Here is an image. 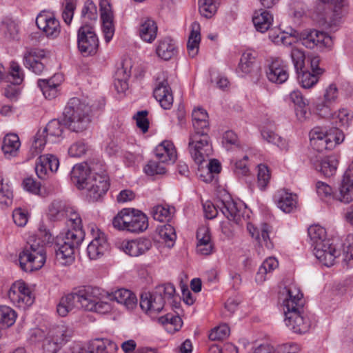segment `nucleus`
Returning <instances> with one entry per match:
<instances>
[{
    "instance_id": "nucleus-1",
    "label": "nucleus",
    "mask_w": 353,
    "mask_h": 353,
    "mask_svg": "<svg viewBox=\"0 0 353 353\" xmlns=\"http://www.w3.org/2000/svg\"><path fill=\"white\" fill-rule=\"evenodd\" d=\"M37 236L38 238L30 236L27 245L19 253V265L25 272L38 270L45 264L46 253L44 245L51 241L52 235L46 229L40 228Z\"/></svg>"
},
{
    "instance_id": "nucleus-2",
    "label": "nucleus",
    "mask_w": 353,
    "mask_h": 353,
    "mask_svg": "<svg viewBox=\"0 0 353 353\" xmlns=\"http://www.w3.org/2000/svg\"><path fill=\"white\" fill-rule=\"evenodd\" d=\"M85 237L82 228H72L59 234L54 244L56 259L61 265H66L74 260V252L79 248Z\"/></svg>"
},
{
    "instance_id": "nucleus-3",
    "label": "nucleus",
    "mask_w": 353,
    "mask_h": 353,
    "mask_svg": "<svg viewBox=\"0 0 353 353\" xmlns=\"http://www.w3.org/2000/svg\"><path fill=\"white\" fill-rule=\"evenodd\" d=\"M91 108L80 99L74 97L69 100L63 115V122L70 130L81 132L85 130L91 122Z\"/></svg>"
},
{
    "instance_id": "nucleus-4",
    "label": "nucleus",
    "mask_w": 353,
    "mask_h": 353,
    "mask_svg": "<svg viewBox=\"0 0 353 353\" xmlns=\"http://www.w3.org/2000/svg\"><path fill=\"white\" fill-rule=\"evenodd\" d=\"M205 216L207 219H212L216 216L219 210L230 221L235 224H242L245 221V217L241 212V205L234 202L229 195L220 201H218L216 205L212 202L207 201L203 204Z\"/></svg>"
},
{
    "instance_id": "nucleus-5",
    "label": "nucleus",
    "mask_w": 353,
    "mask_h": 353,
    "mask_svg": "<svg viewBox=\"0 0 353 353\" xmlns=\"http://www.w3.org/2000/svg\"><path fill=\"white\" fill-rule=\"evenodd\" d=\"M114 228L132 233H139L148 228L147 216L138 210H121L112 220Z\"/></svg>"
},
{
    "instance_id": "nucleus-6",
    "label": "nucleus",
    "mask_w": 353,
    "mask_h": 353,
    "mask_svg": "<svg viewBox=\"0 0 353 353\" xmlns=\"http://www.w3.org/2000/svg\"><path fill=\"white\" fill-rule=\"evenodd\" d=\"M309 136L311 146L321 152L334 148L345 138L343 132L337 128L327 132L321 127H315L310 132Z\"/></svg>"
},
{
    "instance_id": "nucleus-7",
    "label": "nucleus",
    "mask_w": 353,
    "mask_h": 353,
    "mask_svg": "<svg viewBox=\"0 0 353 353\" xmlns=\"http://www.w3.org/2000/svg\"><path fill=\"white\" fill-rule=\"evenodd\" d=\"M188 149L195 163L201 164L212 152L208 133L203 131V132L191 134L189 138Z\"/></svg>"
},
{
    "instance_id": "nucleus-8",
    "label": "nucleus",
    "mask_w": 353,
    "mask_h": 353,
    "mask_svg": "<svg viewBox=\"0 0 353 353\" xmlns=\"http://www.w3.org/2000/svg\"><path fill=\"white\" fill-rule=\"evenodd\" d=\"M73 335V330L65 325L51 328L43 340V353H57L63 343L69 341Z\"/></svg>"
},
{
    "instance_id": "nucleus-9",
    "label": "nucleus",
    "mask_w": 353,
    "mask_h": 353,
    "mask_svg": "<svg viewBox=\"0 0 353 353\" xmlns=\"http://www.w3.org/2000/svg\"><path fill=\"white\" fill-rule=\"evenodd\" d=\"M63 128L57 119L51 120L46 127L34 136L31 150L33 154H38L43 150L46 143H55L63 134Z\"/></svg>"
},
{
    "instance_id": "nucleus-10",
    "label": "nucleus",
    "mask_w": 353,
    "mask_h": 353,
    "mask_svg": "<svg viewBox=\"0 0 353 353\" xmlns=\"http://www.w3.org/2000/svg\"><path fill=\"white\" fill-rule=\"evenodd\" d=\"M108 189V176L105 173V168L101 164V166L98 167V170L89 176V180L85 183L83 190H87L90 199L94 201L104 195Z\"/></svg>"
},
{
    "instance_id": "nucleus-11",
    "label": "nucleus",
    "mask_w": 353,
    "mask_h": 353,
    "mask_svg": "<svg viewBox=\"0 0 353 353\" xmlns=\"http://www.w3.org/2000/svg\"><path fill=\"white\" fill-rule=\"evenodd\" d=\"M78 49L83 57L94 55L99 48V39L90 26H81L78 30Z\"/></svg>"
},
{
    "instance_id": "nucleus-12",
    "label": "nucleus",
    "mask_w": 353,
    "mask_h": 353,
    "mask_svg": "<svg viewBox=\"0 0 353 353\" xmlns=\"http://www.w3.org/2000/svg\"><path fill=\"white\" fill-rule=\"evenodd\" d=\"M8 296L14 305L23 309L30 306L34 302L31 291L21 281H17L12 285Z\"/></svg>"
},
{
    "instance_id": "nucleus-13",
    "label": "nucleus",
    "mask_w": 353,
    "mask_h": 353,
    "mask_svg": "<svg viewBox=\"0 0 353 353\" xmlns=\"http://www.w3.org/2000/svg\"><path fill=\"white\" fill-rule=\"evenodd\" d=\"M339 92L335 83L330 84L323 93V99H319L314 105L316 113L323 118L332 115V105L336 103Z\"/></svg>"
},
{
    "instance_id": "nucleus-14",
    "label": "nucleus",
    "mask_w": 353,
    "mask_h": 353,
    "mask_svg": "<svg viewBox=\"0 0 353 353\" xmlns=\"http://www.w3.org/2000/svg\"><path fill=\"white\" fill-rule=\"evenodd\" d=\"M153 94L163 109L169 110L171 108L173 103V96L168 82V74L166 72H161L157 77Z\"/></svg>"
},
{
    "instance_id": "nucleus-15",
    "label": "nucleus",
    "mask_w": 353,
    "mask_h": 353,
    "mask_svg": "<svg viewBox=\"0 0 353 353\" xmlns=\"http://www.w3.org/2000/svg\"><path fill=\"white\" fill-rule=\"evenodd\" d=\"M334 240H327L319 243L314 247V254L316 259L325 266L330 267L334 264L336 259L340 256L341 250Z\"/></svg>"
},
{
    "instance_id": "nucleus-16",
    "label": "nucleus",
    "mask_w": 353,
    "mask_h": 353,
    "mask_svg": "<svg viewBox=\"0 0 353 353\" xmlns=\"http://www.w3.org/2000/svg\"><path fill=\"white\" fill-rule=\"evenodd\" d=\"M302 44L307 48H316L321 50L330 49L333 45L332 37L327 33L316 30L303 33L301 37Z\"/></svg>"
},
{
    "instance_id": "nucleus-17",
    "label": "nucleus",
    "mask_w": 353,
    "mask_h": 353,
    "mask_svg": "<svg viewBox=\"0 0 353 353\" xmlns=\"http://www.w3.org/2000/svg\"><path fill=\"white\" fill-rule=\"evenodd\" d=\"M285 323L295 333H305L310 327V321L305 315L303 307L284 312Z\"/></svg>"
},
{
    "instance_id": "nucleus-18",
    "label": "nucleus",
    "mask_w": 353,
    "mask_h": 353,
    "mask_svg": "<svg viewBox=\"0 0 353 353\" xmlns=\"http://www.w3.org/2000/svg\"><path fill=\"white\" fill-rule=\"evenodd\" d=\"M100 163H81L74 165L71 171V180L79 189H84L89 176L98 170Z\"/></svg>"
},
{
    "instance_id": "nucleus-19",
    "label": "nucleus",
    "mask_w": 353,
    "mask_h": 353,
    "mask_svg": "<svg viewBox=\"0 0 353 353\" xmlns=\"http://www.w3.org/2000/svg\"><path fill=\"white\" fill-rule=\"evenodd\" d=\"M266 76L272 83H283L289 77L288 64L279 58L272 59L266 70Z\"/></svg>"
},
{
    "instance_id": "nucleus-20",
    "label": "nucleus",
    "mask_w": 353,
    "mask_h": 353,
    "mask_svg": "<svg viewBox=\"0 0 353 353\" xmlns=\"http://www.w3.org/2000/svg\"><path fill=\"white\" fill-rule=\"evenodd\" d=\"M282 296H284L283 300L284 312L303 307V294L296 285L291 284L285 287Z\"/></svg>"
},
{
    "instance_id": "nucleus-21",
    "label": "nucleus",
    "mask_w": 353,
    "mask_h": 353,
    "mask_svg": "<svg viewBox=\"0 0 353 353\" xmlns=\"http://www.w3.org/2000/svg\"><path fill=\"white\" fill-rule=\"evenodd\" d=\"M36 23L48 37L56 38L60 34L59 21L51 13L47 12L40 13L36 19Z\"/></svg>"
},
{
    "instance_id": "nucleus-22",
    "label": "nucleus",
    "mask_w": 353,
    "mask_h": 353,
    "mask_svg": "<svg viewBox=\"0 0 353 353\" xmlns=\"http://www.w3.org/2000/svg\"><path fill=\"white\" fill-rule=\"evenodd\" d=\"M241 212L245 214V209L241 206ZM245 221H243L242 224H238L239 225H243V223L247 224L248 230L252 237H255L263 246L264 245L267 249L271 250L273 248V243L271 241L269 233L270 232V227L267 223L261 224L259 228L255 227L252 223L248 222V215H244Z\"/></svg>"
},
{
    "instance_id": "nucleus-23",
    "label": "nucleus",
    "mask_w": 353,
    "mask_h": 353,
    "mask_svg": "<svg viewBox=\"0 0 353 353\" xmlns=\"http://www.w3.org/2000/svg\"><path fill=\"white\" fill-rule=\"evenodd\" d=\"M59 166L58 158L52 154L41 155L35 165V171L37 176L41 179L48 177V170L51 172L57 171Z\"/></svg>"
},
{
    "instance_id": "nucleus-24",
    "label": "nucleus",
    "mask_w": 353,
    "mask_h": 353,
    "mask_svg": "<svg viewBox=\"0 0 353 353\" xmlns=\"http://www.w3.org/2000/svg\"><path fill=\"white\" fill-rule=\"evenodd\" d=\"M336 199L345 203H349L353 201V165H351L345 172Z\"/></svg>"
},
{
    "instance_id": "nucleus-25",
    "label": "nucleus",
    "mask_w": 353,
    "mask_h": 353,
    "mask_svg": "<svg viewBox=\"0 0 353 353\" xmlns=\"http://www.w3.org/2000/svg\"><path fill=\"white\" fill-rule=\"evenodd\" d=\"M46 52L41 49H31L23 57L24 65L36 74H40L45 68Z\"/></svg>"
},
{
    "instance_id": "nucleus-26",
    "label": "nucleus",
    "mask_w": 353,
    "mask_h": 353,
    "mask_svg": "<svg viewBox=\"0 0 353 353\" xmlns=\"http://www.w3.org/2000/svg\"><path fill=\"white\" fill-rule=\"evenodd\" d=\"M91 232L92 233L94 232L93 228H91ZM93 240L89 243L87 248L88 256L91 260L97 259L103 255L109 248L104 233L97 232L96 235L93 234Z\"/></svg>"
},
{
    "instance_id": "nucleus-27",
    "label": "nucleus",
    "mask_w": 353,
    "mask_h": 353,
    "mask_svg": "<svg viewBox=\"0 0 353 353\" xmlns=\"http://www.w3.org/2000/svg\"><path fill=\"white\" fill-rule=\"evenodd\" d=\"M79 308L90 311L101 296L100 290L97 288L88 287L75 292Z\"/></svg>"
},
{
    "instance_id": "nucleus-28",
    "label": "nucleus",
    "mask_w": 353,
    "mask_h": 353,
    "mask_svg": "<svg viewBox=\"0 0 353 353\" xmlns=\"http://www.w3.org/2000/svg\"><path fill=\"white\" fill-rule=\"evenodd\" d=\"M163 297L156 295L155 292H145L141 295L140 306L145 312L152 314L162 310L165 305Z\"/></svg>"
},
{
    "instance_id": "nucleus-29",
    "label": "nucleus",
    "mask_w": 353,
    "mask_h": 353,
    "mask_svg": "<svg viewBox=\"0 0 353 353\" xmlns=\"http://www.w3.org/2000/svg\"><path fill=\"white\" fill-rule=\"evenodd\" d=\"M152 245V243L150 239L139 238L124 243L122 249L129 256L137 257L148 252Z\"/></svg>"
},
{
    "instance_id": "nucleus-30",
    "label": "nucleus",
    "mask_w": 353,
    "mask_h": 353,
    "mask_svg": "<svg viewBox=\"0 0 353 353\" xmlns=\"http://www.w3.org/2000/svg\"><path fill=\"white\" fill-rule=\"evenodd\" d=\"M196 252L203 256L211 254L214 251V245L211 240L209 229L205 226L199 228L196 232Z\"/></svg>"
},
{
    "instance_id": "nucleus-31",
    "label": "nucleus",
    "mask_w": 353,
    "mask_h": 353,
    "mask_svg": "<svg viewBox=\"0 0 353 353\" xmlns=\"http://www.w3.org/2000/svg\"><path fill=\"white\" fill-rule=\"evenodd\" d=\"M277 207L285 213L295 211L298 205V196L285 190L279 191L275 196Z\"/></svg>"
},
{
    "instance_id": "nucleus-32",
    "label": "nucleus",
    "mask_w": 353,
    "mask_h": 353,
    "mask_svg": "<svg viewBox=\"0 0 353 353\" xmlns=\"http://www.w3.org/2000/svg\"><path fill=\"white\" fill-rule=\"evenodd\" d=\"M156 157L161 163H173L176 159V151L170 141H163L155 150Z\"/></svg>"
},
{
    "instance_id": "nucleus-33",
    "label": "nucleus",
    "mask_w": 353,
    "mask_h": 353,
    "mask_svg": "<svg viewBox=\"0 0 353 353\" xmlns=\"http://www.w3.org/2000/svg\"><path fill=\"white\" fill-rule=\"evenodd\" d=\"M338 164V159L334 155L327 156L313 161L315 169L328 177L336 173Z\"/></svg>"
},
{
    "instance_id": "nucleus-34",
    "label": "nucleus",
    "mask_w": 353,
    "mask_h": 353,
    "mask_svg": "<svg viewBox=\"0 0 353 353\" xmlns=\"http://www.w3.org/2000/svg\"><path fill=\"white\" fill-rule=\"evenodd\" d=\"M62 81L61 74H54L49 79H39L37 84L46 99L55 98L58 94L57 88Z\"/></svg>"
},
{
    "instance_id": "nucleus-35",
    "label": "nucleus",
    "mask_w": 353,
    "mask_h": 353,
    "mask_svg": "<svg viewBox=\"0 0 353 353\" xmlns=\"http://www.w3.org/2000/svg\"><path fill=\"white\" fill-rule=\"evenodd\" d=\"M157 25L154 20L149 17L141 19L139 34L143 41L152 43L157 37Z\"/></svg>"
},
{
    "instance_id": "nucleus-36",
    "label": "nucleus",
    "mask_w": 353,
    "mask_h": 353,
    "mask_svg": "<svg viewBox=\"0 0 353 353\" xmlns=\"http://www.w3.org/2000/svg\"><path fill=\"white\" fill-rule=\"evenodd\" d=\"M110 299L123 305L128 310H132L137 303L135 294L131 291L123 288L119 289L112 292L110 295Z\"/></svg>"
},
{
    "instance_id": "nucleus-37",
    "label": "nucleus",
    "mask_w": 353,
    "mask_h": 353,
    "mask_svg": "<svg viewBox=\"0 0 353 353\" xmlns=\"http://www.w3.org/2000/svg\"><path fill=\"white\" fill-rule=\"evenodd\" d=\"M194 133L203 132L208 133L209 122L207 112L202 108L194 109L192 114Z\"/></svg>"
},
{
    "instance_id": "nucleus-38",
    "label": "nucleus",
    "mask_w": 353,
    "mask_h": 353,
    "mask_svg": "<svg viewBox=\"0 0 353 353\" xmlns=\"http://www.w3.org/2000/svg\"><path fill=\"white\" fill-rule=\"evenodd\" d=\"M74 308H79L75 292L61 298L57 307V311L59 316H65Z\"/></svg>"
},
{
    "instance_id": "nucleus-39",
    "label": "nucleus",
    "mask_w": 353,
    "mask_h": 353,
    "mask_svg": "<svg viewBox=\"0 0 353 353\" xmlns=\"http://www.w3.org/2000/svg\"><path fill=\"white\" fill-rule=\"evenodd\" d=\"M21 145L19 137L15 134L6 135L3 141L2 150L7 159L16 157Z\"/></svg>"
},
{
    "instance_id": "nucleus-40",
    "label": "nucleus",
    "mask_w": 353,
    "mask_h": 353,
    "mask_svg": "<svg viewBox=\"0 0 353 353\" xmlns=\"http://www.w3.org/2000/svg\"><path fill=\"white\" fill-rule=\"evenodd\" d=\"M200 30V24L197 21H194L192 23L191 32L187 43V49L189 56L192 58L194 57L199 52L201 41Z\"/></svg>"
},
{
    "instance_id": "nucleus-41",
    "label": "nucleus",
    "mask_w": 353,
    "mask_h": 353,
    "mask_svg": "<svg viewBox=\"0 0 353 353\" xmlns=\"http://www.w3.org/2000/svg\"><path fill=\"white\" fill-rule=\"evenodd\" d=\"M252 21L256 30L263 33L270 28L273 22V17L270 12L259 10L255 12Z\"/></svg>"
},
{
    "instance_id": "nucleus-42",
    "label": "nucleus",
    "mask_w": 353,
    "mask_h": 353,
    "mask_svg": "<svg viewBox=\"0 0 353 353\" xmlns=\"http://www.w3.org/2000/svg\"><path fill=\"white\" fill-rule=\"evenodd\" d=\"M156 51L160 58L169 60L176 53V47L172 39L166 37L159 41Z\"/></svg>"
},
{
    "instance_id": "nucleus-43",
    "label": "nucleus",
    "mask_w": 353,
    "mask_h": 353,
    "mask_svg": "<svg viewBox=\"0 0 353 353\" xmlns=\"http://www.w3.org/2000/svg\"><path fill=\"white\" fill-rule=\"evenodd\" d=\"M67 204L63 201H53L48 207V218L52 221L61 220L67 214Z\"/></svg>"
},
{
    "instance_id": "nucleus-44",
    "label": "nucleus",
    "mask_w": 353,
    "mask_h": 353,
    "mask_svg": "<svg viewBox=\"0 0 353 353\" xmlns=\"http://www.w3.org/2000/svg\"><path fill=\"white\" fill-rule=\"evenodd\" d=\"M256 55L255 53L251 51H245L243 53L237 71L242 72L243 74L250 73L254 67Z\"/></svg>"
},
{
    "instance_id": "nucleus-45",
    "label": "nucleus",
    "mask_w": 353,
    "mask_h": 353,
    "mask_svg": "<svg viewBox=\"0 0 353 353\" xmlns=\"http://www.w3.org/2000/svg\"><path fill=\"white\" fill-rule=\"evenodd\" d=\"M296 31L291 30L290 32H271L269 37L272 42L276 44H283L284 46H290L295 41Z\"/></svg>"
},
{
    "instance_id": "nucleus-46",
    "label": "nucleus",
    "mask_w": 353,
    "mask_h": 353,
    "mask_svg": "<svg viewBox=\"0 0 353 353\" xmlns=\"http://www.w3.org/2000/svg\"><path fill=\"white\" fill-rule=\"evenodd\" d=\"M17 314L10 307L0 306V330L6 329L12 325L16 321Z\"/></svg>"
},
{
    "instance_id": "nucleus-47",
    "label": "nucleus",
    "mask_w": 353,
    "mask_h": 353,
    "mask_svg": "<svg viewBox=\"0 0 353 353\" xmlns=\"http://www.w3.org/2000/svg\"><path fill=\"white\" fill-rule=\"evenodd\" d=\"M261 136L267 142L276 145L281 150H287L288 148L287 141L270 129H263Z\"/></svg>"
},
{
    "instance_id": "nucleus-48",
    "label": "nucleus",
    "mask_w": 353,
    "mask_h": 353,
    "mask_svg": "<svg viewBox=\"0 0 353 353\" xmlns=\"http://www.w3.org/2000/svg\"><path fill=\"white\" fill-rule=\"evenodd\" d=\"M159 321L164 325L166 330L170 332L179 330L183 324L180 316L172 314H167L165 316H161L159 319Z\"/></svg>"
},
{
    "instance_id": "nucleus-49",
    "label": "nucleus",
    "mask_w": 353,
    "mask_h": 353,
    "mask_svg": "<svg viewBox=\"0 0 353 353\" xmlns=\"http://www.w3.org/2000/svg\"><path fill=\"white\" fill-rule=\"evenodd\" d=\"M299 83L304 88L313 87L319 81V77L316 74L303 69L296 72Z\"/></svg>"
},
{
    "instance_id": "nucleus-50",
    "label": "nucleus",
    "mask_w": 353,
    "mask_h": 353,
    "mask_svg": "<svg viewBox=\"0 0 353 353\" xmlns=\"http://www.w3.org/2000/svg\"><path fill=\"white\" fill-rule=\"evenodd\" d=\"M220 0H199V12L205 18L212 17L216 12Z\"/></svg>"
},
{
    "instance_id": "nucleus-51",
    "label": "nucleus",
    "mask_w": 353,
    "mask_h": 353,
    "mask_svg": "<svg viewBox=\"0 0 353 353\" xmlns=\"http://www.w3.org/2000/svg\"><path fill=\"white\" fill-rule=\"evenodd\" d=\"M1 32L7 38L14 39L18 34L17 24L11 18L4 17L1 21Z\"/></svg>"
},
{
    "instance_id": "nucleus-52",
    "label": "nucleus",
    "mask_w": 353,
    "mask_h": 353,
    "mask_svg": "<svg viewBox=\"0 0 353 353\" xmlns=\"http://www.w3.org/2000/svg\"><path fill=\"white\" fill-rule=\"evenodd\" d=\"M159 234L168 247L171 248L176 239L175 230L170 224H165L159 228Z\"/></svg>"
},
{
    "instance_id": "nucleus-53",
    "label": "nucleus",
    "mask_w": 353,
    "mask_h": 353,
    "mask_svg": "<svg viewBox=\"0 0 353 353\" xmlns=\"http://www.w3.org/2000/svg\"><path fill=\"white\" fill-rule=\"evenodd\" d=\"M325 3H331L334 6V19L328 22L330 26H336L343 15L342 9L347 6V0H320Z\"/></svg>"
},
{
    "instance_id": "nucleus-54",
    "label": "nucleus",
    "mask_w": 353,
    "mask_h": 353,
    "mask_svg": "<svg viewBox=\"0 0 353 353\" xmlns=\"http://www.w3.org/2000/svg\"><path fill=\"white\" fill-rule=\"evenodd\" d=\"M308 235L314 247L319 243H324L325 241L329 240L326 239L325 228L318 225H312L308 228Z\"/></svg>"
},
{
    "instance_id": "nucleus-55",
    "label": "nucleus",
    "mask_w": 353,
    "mask_h": 353,
    "mask_svg": "<svg viewBox=\"0 0 353 353\" xmlns=\"http://www.w3.org/2000/svg\"><path fill=\"white\" fill-rule=\"evenodd\" d=\"M328 118H331L339 126L345 127L350 125L352 116L347 109L342 108L334 114L332 113V115Z\"/></svg>"
},
{
    "instance_id": "nucleus-56",
    "label": "nucleus",
    "mask_w": 353,
    "mask_h": 353,
    "mask_svg": "<svg viewBox=\"0 0 353 353\" xmlns=\"http://www.w3.org/2000/svg\"><path fill=\"white\" fill-rule=\"evenodd\" d=\"M154 292L156 293L157 296L163 297L165 303L166 301H170L174 297L175 288L171 283L160 285L156 287Z\"/></svg>"
},
{
    "instance_id": "nucleus-57",
    "label": "nucleus",
    "mask_w": 353,
    "mask_h": 353,
    "mask_svg": "<svg viewBox=\"0 0 353 353\" xmlns=\"http://www.w3.org/2000/svg\"><path fill=\"white\" fill-rule=\"evenodd\" d=\"M23 73L19 65L16 62H11L9 75L6 76V81H10L13 84L19 85L23 80Z\"/></svg>"
},
{
    "instance_id": "nucleus-58",
    "label": "nucleus",
    "mask_w": 353,
    "mask_h": 353,
    "mask_svg": "<svg viewBox=\"0 0 353 353\" xmlns=\"http://www.w3.org/2000/svg\"><path fill=\"white\" fill-rule=\"evenodd\" d=\"M343 248V261L349 267L353 266V234L347 235Z\"/></svg>"
},
{
    "instance_id": "nucleus-59",
    "label": "nucleus",
    "mask_w": 353,
    "mask_h": 353,
    "mask_svg": "<svg viewBox=\"0 0 353 353\" xmlns=\"http://www.w3.org/2000/svg\"><path fill=\"white\" fill-rule=\"evenodd\" d=\"M290 56L296 72L302 71L303 69H305V55L302 50L293 48L291 50Z\"/></svg>"
},
{
    "instance_id": "nucleus-60",
    "label": "nucleus",
    "mask_w": 353,
    "mask_h": 353,
    "mask_svg": "<svg viewBox=\"0 0 353 353\" xmlns=\"http://www.w3.org/2000/svg\"><path fill=\"white\" fill-rule=\"evenodd\" d=\"M12 191L8 183H3V179L0 175V203L9 205L12 201Z\"/></svg>"
},
{
    "instance_id": "nucleus-61",
    "label": "nucleus",
    "mask_w": 353,
    "mask_h": 353,
    "mask_svg": "<svg viewBox=\"0 0 353 353\" xmlns=\"http://www.w3.org/2000/svg\"><path fill=\"white\" fill-rule=\"evenodd\" d=\"M81 17L88 21H95L97 19V9L92 1L88 0L85 1L81 10Z\"/></svg>"
},
{
    "instance_id": "nucleus-62",
    "label": "nucleus",
    "mask_w": 353,
    "mask_h": 353,
    "mask_svg": "<svg viewBox=\"0 0 353 353\" xmlns=\"http://www.w3.org/2000/svg\"><path fill=\"white\" fill-rule=\"evenodd\" d=\"M151 212L154 219L160 222L168 220L171 214L170 208L162 205L153 207Z\"/></svg>"
},
{
    "instance_id": "nucleus-63",
    "label": "nucleus",
    "mask_w": 353,
    "mask_h": 353,
    "mask_svg": "<svg viewBox=\"0 0 353 353\" xmlns=\"http://www.w3.org/2000/svg\"><path fill=\"white\" fill-rule=\"evenodd\" d=\"M316 190L319 197L325 202L333 198L332 188L324 182L318 181L316 183Z\"/></svg>"
},
{
    "instance_id": "nucleus-64",
    "label": "nucleus",
    "mask_w": 353,
    "mask_h": 353,
    "mask_svg": "<svg viewBox=\"0 0 353 353\" xmlns=\"http://www.w3.org/2000/svg\"><path fill=\"white\" fill-rule=\"evenodd\" d=\"M65 217L68 218V226L70 227L71 228H82L81 219L79 214L74 210L73 208L68 205L67 214H65Z\"/></svg>"
}]
</instances>
